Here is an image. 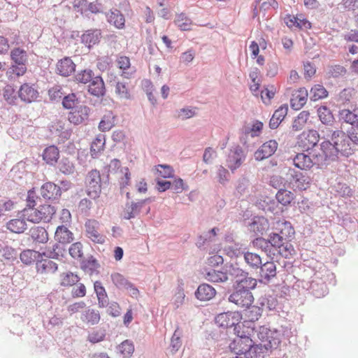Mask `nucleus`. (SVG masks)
<instances>
[{
    "instance_id": "nucleus-1",
    "label": "nucleus",
    "mask_w": 358,
    "mask_h": 358,
    "mask_svg": "<svg viewBox=\"0 0 358 358\" xmlns=\"http://www.w3.org/2000/svg\"><path fill=\"white\" fill-rule=\"evenodd\" d=\"M321 133L324 134V138H330L329 140L323 141L320 144V152L314 155V162L317 168L322 169L327 166L331 162H334L338 159L340 153L343 156L349 157L348 150L345 149V145L341 139L336 136V131L327 129L326 134L322 127L319 128Z\"/></svg>"
},
{
    "instance_id": "nucleus-2",
    "label": "nucleus",
    "mask_w": 358,
    "mask_h": 358,
    "mask_svg": "<svg viewBox=\"0 0 358 358\" xmlns=\"http://www.w3.org/2000/svg\"><path fill=\"white\" fill-rule=\"evenodd\" d=\"M333 274L323 265L320 264L319 269L314 271L310 282L297 279L292 285V296L304 295L307 291L316 298H322L328 293L327 281Z\"/></svg>"
},
{
    "instance_id": "nucleus-3",
    "label": "nucleus",
    "mask_w": 358,
    "mask_h": 358,
    "mask_svg": "<svg viewBox=\"0 0 358 358\" xmlns=\"http://www.w3.org/2000/svg\"><path fill=\"white\" fill-rule=\"evenodd\" d=\"M248 324V322H243V325L238 326L234 329L236 337L229 344V348L236 355L245 356L253 343L251 336L254 327Z\"/></svg>"
},
{
    "instance_id": "nucleus-4",
    "label": "nucleus",
    "mask_w": 358,
    "mask_h": 358,
    "mask_svg": "<svg viewBox=\"0 0 358 358\" xmlns=\"http://www.w3.org/2000/svg\"><path fill=\"white\" fill-rule=\"evenodd\" d=\"M55 208L49 204L40 206L38 208H25L22 210V217L32 223L48 222L55 213Z\"/></svg>"
},
{
    "instance_id": "nucleus-5",
    "label": "nucleus",
    "mask_w": 358,
    "mask_h": 358,
    "mask_svg": "<svg viewBox=\"0 0 358 358\" xmlns=\"http://www.w3.org/2000/svg\"><path fill=\"white\" fill-rule=\"evenodd\" d=\"M320 135L316 130H309L303 131L296 139V144L294 146V152H306L314 148L318 143Z\"/></svg>"
},
{
    "instance_id": "nucleus-6",
    "label": "nucleus",
    "mask_w": 358,
    "mask_h": 358,
    "mask_svg": "<svg viewBox=\"0 0 358 358\" xmlns=\"http://www.w3.org/2000/svg\"><path fill=\"white\" fill-rule=\"evenodd\" d=\"M336 136L345 145V149L352 155L358 146V126L350 127L346 132L336 129Z\"/></svg>"
},
{
    "instance_id": "nucleus-7",
    "label": "nucleus",
    "mask_w": 358,
    "mask_h": 358,
    "mask_svg": "<svg viewBox=\"0 0 358 358\" xmlns=\"http://www.w3.org/2000/svg\"><path fill=\"white\" fill-rule=\"evenodd\" d=\"M87 194L92 199L99 197L101 192V178L99 171H90L85 178Z\"/></svg>"
},
{
    "instance_id": "nucleus-8",
    "label": "nucleus",
    "mask_w": 358,
    "mask_h": 358,
    "mask_svg": "<svg viewBox=\"0 0 358 358\" xmlns=\"http://www.w3.org/2000/svg\"><path fill=\"white\" fill-rule=\"evenodd\" d=\"M108 173L115 176L119 180L121 187H124L130 184V172L127 167H121L120 160L114 159L108 165Z\"/></svg>"
},
{
    "instance_id": "nucleus-9",
    "label": "nucleus",
    "mask_w": 358,
    "mask_h": 358,
    "mask_svg": "<svg viewBox=\"0 0 358 358\" xmlns=\"http://www.w3.org/2000/svg\"><path fill=\"white\" fill-rule=\"evenodd\" d=\"M242 315L238 311H229L222 313L217 315L215 317L216 324L222 327H231L236 328L238 326L243 325L241 322Z\"/></svg>"
},
{
    "instance_id": "nucleus-10",
    "label": "nucleus",
    "mask_w": 358,
    "mask_h": 358,
    "mask_svg": "<svg viewBox=\"0 0 358 358\" xmlns=\"http://www.w3.org/2000/svg\"><path fill=\"white\" fill-rule=\"evenodd\" d=\"M245 157L246 155L243 149L240 145H237L229 150L225 165L234 173L241 167L245 160Z\"/></svg>"
},
{
    "instance_id": "nucleus-11",
    "label": "nucleus",
    "mask_w": 358,
    "mask_h": 358,
    "mask_svg": "<svg viewBox=\"0 0 358 358\" xmlns=\"http://www.w3.org/2000/svg\"><path fill=\"white\" fill-rule=\"evenodd\" d=\"M257 335L262 344L269 349L275 348L280 343L278 332L265 326L258 328Z\"/></svg>"
},
{
    "instance_id": "nucleus-12",
    "label": "nucleus",
    "mask_w": 358,
    "mask_h": 358,
    "mask_svg": "<svg viewBox=\"0 0 358 358\" xmlns=\"http://www.w3.org/2000/svg\"><path fill=\"white\" fill-rule=\"evenodd\" d=\"M281 242V236L277 234H273L270 236L269 240H266L263 238H257L252 241L253 246L259 248L265 252L268 255L275 256V248L276 243Z\"/></svg>"
},
{
    "instance_id": "nucleus-13",
    "label": "nucleus",
    "mask_w": 358,
    "mask_h": 358,
    "mask_svg": "<svg viewBox=\"0 0 358 358\" xmlns=\"http://www.w3.org/2000/svg\"><path fill=\"white\" fill-rule=\"evenodd\" d=\"M229 301L241 308H249L254 301V297L250 292L236 288L229 296Z\"/></svg>"
},
{
    "instance_id": "nucleus-14",
    "label": "nucleus",
    "mask_w": 358,
    "mask_h": 358,
    "mask_svg": "<svg viewBox=\"0 0 358 358\" xmlns=\"http://www.w3.org/2000/svg\"><path fill=\"white\" fill-rule=\"evenodd\" d=\"M90 113V108L85 105L76 106L68 115L69 122L75 125H79L87 120Z\"/></svg>"
},
{
    "instance_id": "nucleus-15",
    "label": "nucleus",
    "mask_w": 358,
    "mask_h": 358,
    "mask_svg": "<svg viewBox=\"0 0 358 358\" xmlns=\"http://www.w3.org/2000/svg\"><path fill=\"white\" fill-rule=\"evenodd\" d=\"M278 148V143L270 140L262 144L255 152V158L257 161H262L272 156Z\"/></svg>"
},
{
    "instance_id": "nucleus-16",
    "label": "nucleus",
    "mask_w": 358,
    "mask_h": 358,
    "mask_svg": "<svg viewBox=\"0 0 358 358\" xmlns=\"http://www.w3.org/2000/svg\"><path fill=\"white\" fill-rule=\"evenodd\" d=\"M295 153L296 155L294 158H292V163L296 168L301 170H306L312 167L313 165H315L314 156L313 157V159H311L310 157L308 155L305 154L304 152H301L296 150V152Z\"/></svg>"
},
{
    "instance_id": "nucleus-17",
    "label": "nucleus",
    "mask_w": 358,
    "mask_h": 358,
    "mask_svg": "<svg viewBox=\"0 0 358 358\" xmlns=\"http://www.w3.org/2000/svg\"><path fill=\"white\" fill-rule=\"evenodd\" d=\"M61 194V188L51 182H45L41 188V195L45 199H58Z\"/></svg>"
},
{
    "instance_id": "nucleus-18",
    "label": "nucleus",
    "mask_w": 358,
    "mask_h": 358,
    "mask_svg": "<svg viewBox=\"0 0 358 358\" xmlns=\"http://www.w3.org/2000/svg\"><path fill=\"white\" fill-rule=\"evenodd\" d=\"M38 95V91L29 83H24L20 87L18 96L24 102L31 103L37 99Z\"/></svg>"
},
{
    "instance_id": "nucleus-19",
    "label": "nucleus",
    "mask_w": 358,
    "mask_h": 358,
    "mask_svg": "<svg viewBox=\"0 0 358 358\" xmlns=\"http://www.w3.org/2000/svg\"><path fill=\"white\" fill-rule=\"evenodd\" d=\"M98 226L99 223L96 220H88L85 223L86 234L93 242L103 243L105 241V237L98 231Z\"/></svg>"
},
{
    "instance_id": "nucleus-20",
    "label": "nucleus",
    "mask_w": 358,
    "mask_h": 358,
    "mask_svg": "<svg viewBox=\"0 0 358 358\" xmlns=\"http://www.w3.org/2000/svg\"><path fill=\"white\" fill-rule=\"evenodd\" d=\"M76 64L69 57L60 59L57 64V73L64 77L70 76L74 72Z\"/></svg>"
},
{
    "instance_id": "nucleus-21",
    "label": "nucleus",
    "mask_w": 358,
    "mask_h": 358,
    "mask_svg": "<svg viewBox=\"0 0 358 358\" xmlns=\"http://www.w3.org/2000/svg\"><path fill=\"white\" fill-rule=\"evenodd\" d=\"M308 92L306 88L301 87L294 94H292V109L298 110L307 102Z\"/></svg>"
},
{
    "instance_id": "nucleus-22",
    "label": "nucleus",
    "mask_w": 358,
    "mask_h": 358,
    "mask_svg": "<svg viewBox=\"0 0 358 358\" xmlns=\"http://www.w3.org/2000/svg\"><path fill=\"white\" fill-rule=\"evenodd\" d=\"M88 92L92 95L98 97L105 94L106 88L104 82L101 77L96 76L90 82Z\"/></svg>"
},
{
    "instance_id": "nucleus-23",
    "label": "nucleus",
    "mask_w": 358,
    "mask_h": 358,
    "mask_svg": "<svg viewBox=\"0 0 358 358\" xmlns=\"http://www.w3.org/2000/svg\"><path fill=\"white\" fill-rule=\"evenodd\" d=\"M57 270V264L50 259L38 260L36 262V271L41 275H51Z\"/></svg>"
},
{
    "instance_id": "nucleus-24",
    "label": "nucleus",
    "mask_w": 358,
    "mask_h": 358,
    "mask_svg": "<svg viewBox=\"0 0 358 358\" xmlns=\"http://www.w3.org/2000/svg\"><path fill=\"white\" fill-rule=\"evenodd\" d=\"M55 240L62 244H69L73 240V235L66 226L61 225L57 227L55 234Z\"/></svg>"
},
{
    "instance_id": "nucleus-25",
    "label": "nucleus",
    "mask_w": 358,
    "mask_h": 358,
    "mask_svg": "<svg viewBox=\"0 0 358 358\" xmlns=\"http://www.w3.org/2000/svg\"><path fill=\"white\" fill-rule=\"evenodd\" d=\"M216 294L215 289L208 284H202L196 291V297L200 301H208L213 299Z\"/></svg>"
},
{
    "instance_id": "nucleus-26",
    "label": "nucleus",
    "mask_w": 358,
    "mask_h": 358,
    "mask_svg": "<svg viewBox=\"0 0 358 358\" xmlns=\"http://www.w3.org/2000/svg\"><path fill=\"white\" fill-rule=\"evenodd\" d=\"M250 230L256 234H263L269 229L268 221L264 217H255L250 225Z\"/></svg>"
},
{
    "instance_id": "nucleus-27",
    "label": "nucleus",
    "mask_w": 358,
    "mask_h": 358,
    "mask_svg": "<svg viewBox=\"0 0 358 358\" xmlns=\"http://www.w3.org/2000/svg\"><path fill=\"white\" fill-rule=\"evenodd\" d=\"M100 38V30H87L82 35L81 41L86 46L91 48L99 42Z\"/></svg>"
},
{
    "instance_id": "nucleus-28",
    "label": "nucleus",
    "mask_w": 358,
    "mask_h": 358,
    "mask_svg": "<svg viewBox=\"0 0 358 358\" xmlns=\"http://www.w3.org/2000/svg\"><path fill=\"white\" fill-rule=\"evenodd\" d=\"M288 112V106L283 105L279 107L273 113L269 122L271 129H276L284 120Z\"/></svg>"
},
{
    "instance_id": "nucleus-29",
    "label": "nucleus",
    "mask_w": 358,
    "mask_h": 358,
    "mask_svg": "<svg viewBox=\"0 0 358 358\" xmlns=\"http://www.w3.org/2000/svg\"><path fill=\"white\" fill-rule=\"evenodd\" d=\"M270 350L265 345L260 344H255L254 342L252 343L251 347L245 355V358H263L264 355Z\"/></svg>"
},
{
    "instance_id": "nucleus-30",
    "label": "nucleus",
    "mask_w": 358,
    "mask_h": 358,
    "mask_svg": "<svg viewBox=\"0 0 358 358\" xmlns=\"http://www.w3.org/2000/svg\"><path fill=\"white\" fill-rule=\"evenodd\" d=\"M317 115L320 122L327 126H332L335 122L331 110L326 106L317 108Z\"/></svg>"
},
{
    "instance_id": "nucleus-31",
    "label": "nucleus",
    "mask_w": 358,
    "mask_h": 358,
    "mask_svg": "<svg viewBox=\"0 0 358 358\" xmlns=\"http://www.w3.org/2000/svg\"><path fill=\"white\" fill-rule=\"evenodd\" d=\"M115 124V115L112 111H108L104 114L99 124V129L103 132L111 129Z\"/></svg>"
},
{
    "instance_id": "nucleus-32",
    "label": "nucleus",
    "mask_w": 358,
    "mask_h": 358,
    "mask_svg": "<svg viewBox=\"0 0 358 358\" xmlns=\"http://www.w3.org/2000/svg\"><path fill=\"white\" fill-rule=\"evenodd\" d=\"M59 157V150L55 145H50L43 150V159L48 164L53 165L57 163Z\"/></svg>"
},
{
    "instance_id": "nucleus-33",
    "label": "nucleus",
    "mask_w": 358,
    "mask_h": 358,
    "mask_svg": "<svg viewBox=\"0 0 358 358\" xmlns=\"http://www.w3.org/2000/svg\"><path fill=\"white\" fill-rule=\"evenodd\" d=\"M259 274L262 278L269 280L276 275V267L273 262H266L260 265Z\"/></svg>"
},
{
    "instance_id": "nucleus-34",
    "label": "nucleus",
    "mask_w": 358,
    "mask_h": 358,
    "mask_svg": "<svg viewBox=\"0 0 358 358\" xmlns=\"http://www.w3.org/2000/svg\"><path fill=\"white\" fill-rule=\"evenodd\" d=\"M10 59L13 64H25L28 61V55L27 51L20 48H14L10 51Z\"/></svg>"
},
{
    "instance_id": "nucleus-35",
    "label": "nucleus",
    "mask_w": 358,
    "mask_h": 358,
    "mask_svg": "<svg viewBox=\"0 0 358 358\" xmlns=\"http://www.w3.org/2000/svg\"><path fill=\"white\" fill-rule=\"evenodd\" d=\"M94 288L97 296L99 306L101 308L106 307L108 305V298L105 288L99 281L94 283Z\"/></svg>"
},
{
    "instance_id": "nucleus-36",
    "label": "nucleus",
    "mask_w": 358,
    "mask_h": 358,
    "mask_svg": "<svg viewBox=\"0 0 358 358\" xmlns=\"http://www.w3.org/2000/svg\"><path fill=\"white\" fill-rule=\"evenodd\" d=\"M24 219L23 217L10 220L6 223V228L13 233H23L27 228Z\"/></svg>"
},
{
    "instance_id": "nucleus-37",
    "label": "nucleus",
    "mask_w": 358,
    "mask_h": 358,
    "mask_svg": "<svg viewBox=\"0 0 358 358\" xmlns=\"http://www.w3.org/2000/svg\"><path fill=\"white\" fill-rule=\"evenodd\" d=\"M108 21L117 29H123L125 24L124 15L118 10L110 11L107 15Z\"/></svg>"
},
{
    "instance_id": "nucleus-38",
    "label": "nucleus",
    "mask_w": 358,
    "mask_h": 358,
    "mask_svg": "<svg viewBox=\"0 0 358 358\" xmlns=\"http://www.w3.org/2000/svg\"><path fill=\"white\" fill-rule=\"evenodd\" d=\"M101 319L99 310L87 309L81 315V320L89 325H94L99 322Z\"/></svg>"
},
{
    "instance_id": "nucleus-39",
    "label": "nucleus",
    "mask_w": 358,
    "mask_h": 358,
    "mask_svg": "<svg viewBox=\"0 0 358 358\" xmlns=\"http://www.w3.org/2000/svg\"><path fill=\"white\" fill-rule=\"evenodd\" d=\"M329 92L321 84L314 85L310 90V99L316 101L328 96Z\"/></svg>"
},
{
    "instance_id": "nucleus-40",
    "label": "nucleus",
    "mask_w": 358,
    "mask_h": 358,
    "mask_svg": "<svg viewBox=\"0 0 358 358\" xmlns=\"http://www.w3.org/2000/svg\"><path fill=\"white\" fill-rule=\"evenodd\" d=\"M174 23L181 31L191 30L193 24L192 20L184 13L176 15Z\"/></svg>"
},
{
    "instance_id": "nucleus-41",
    "label": "nucleus",
    "mask_w": 358,
    "mask_h": 358,
    "mask_svg": "<svg viewBox=\"0 0 358 358\" xmlns=\"http://www.w3.org/2000/svg\"><path fill=\"white\" fill-rule=\"evenodd\" d=\"M339 120L345 123L349 124L351 127L358 126V115L349 109H343L339 111Z\"/></svg>"
},
{
    "instance_id": "nucleus-42",
    "label": "nucleus",
    "mask_w": 358,
    "mask_h": 358,
    "mask_svg": "<svg viewBox=\"0 0 358 358\" xmlns=\"http://www.w3.org/2000/svg\"><path fill=\"white\" fill-rule=\"evenodd\" d=\"M31 238L38 243H45L48 241V234L44 227H34L30 230Z\"/></svg>"
},
{
    "instance_id": "nucleus-43",
    "label": "nucleus",
    "mask_w": 358,
    "mask_h": 358,
    "mask_svg": "<svg viewBox=\"0 0 358 358\" xmlns=\"http://www.w3.org/2000/svg\"><path fill=\"white\" fill-rule=\"evenodd\" d=\"M20 260L25 264H31L42 258V254L40 252L33 250H26L21 252Z\"/></svg>"
},
{
    "instance_id": "nucleus-44",
    "label": "nucleus",
    "mask_w": 358,
    "mask_h": 358,
    "mask_svg": "<svg viewBox=\"0 0 358 358\" xmlns=\"http://www.w3.org/2000/svg\"><path fill=\"white\" fill-rule=\"evenodd\" d=\"M80 280V277L72 272H65L60 275L59 284L62 287H71L77 284Z\"/></svg>"
},
{
    "instance_id": "nucleus-45",
    "label": "nucleus",
    "mask_w": 358,
    "mask_h": 358,
    "mask_svg": "<svg viewBox=\"0 0 358 358\" xmlns=\"http://www.w3.org/2000/svg\"><path fill=\"white\" fill-rule=\"evenodd\" d=\"M106 140L103 135H98L92 142L90 152L92 156L95 158L103 150Z\"/></svg>"
},
{
    "instance_id": "nucleus-46",
    "label": "nucleus",
    "mask_w": 358,
    "mask_h": 358,
    "mask_svg": "<svg viewBox=\"0 0 358 358\" xmlns=\"http://www.w3.org/2000/svg\"><path fill=\"white\" fill-rule=\"evenodd\" d=\"M148 200L149 199H145L136 203H131L130 205L127 206L124 209V217L127 220L134 217L139 213L141 208Z\"/></svg>"
},
{
    "instance_id": "nucleus-47",
    "label": "nucleus",
    "mask_w": 358,
    "mask_h": 358,
    "mask_svg": "<svg viewBox=\"0 0 358 358\" xmlns=\"http://www.w3.org/2000/svg\"><path fill=\"white\" fill-rule=\"evenodd\" d=\"M274 248L275 249V255L278 254L285 259H289L291 256V243L288 241L284 242L282 236L281 242L280 243H276V245H274Z\"/></svg>"
},
{
    "instance_id": "nucleus-48",
    "label": "nucleus",
    "mask_w": 358,
    "mask_h": 358,
    "mask_svg": "<svg viewBox=\"0 0 358 358\" xmlns=\"http://www.w3.org/2000/svg\"><path fill=\"white\" fill-rule=\"evenodd\" d=\"M181 336L182 331L179 327H177L173 333V335L171 337L169 346V350L172 355L178 352L182 345Z\"/></svg>"
},
{
    "instance_id": "nucleus-49",
    "label": "nucleus",
    "mask_w": 358,
    "mask_h": 358,
    "mask_svg": "<svg viewBox=\"0 0 358 358\" xmlns=\"http://www.w3.org/2000/svg\"><path fill=\"white\" fill-rule=\"evenodd\" d=\"M309 115L308 111L303 110L300 112L292 122V129L296 131L302 129L305 127Z\"/></svg>"
},
{
    "instance_id": "nucleus-50",
    "label": "nucleus",
    "mask_w": 358,
    "mask_h": 358,
    "mask_svg": "<svg viewBox=\"0 0 358 358\" xmlns=\"http://www.w3.org/2000/svg\"><path fill=\"white\" fill-rule=\"evenodd\" d=\"M117 66L122 70V76L129 78L131 74L127 72L131 66L130 59L127 56H119L116 60Z\"/></svg>"
},
{
    "instance_id": "nucleus-51",
    "label": "nucleus",
    "mask_w": 358,
    "mask_h": 358,
    "mask_svg": "<svg viewBox=\"0 0 358 358\" xmlns=\"http://www.w3.org/2000/svg\"><path fill=\"white\" fill-rule=\"evenodd\" d=\"M206 278L213 282H223L228 280V276L224 272L211 270L206 273Z\"/></svg>"
},
{
    "instance_id": "nucleus-52",
    "label": "nucleus",
    "mask_w": 358,
    "mask_h": 358,
    "mask_svg": "<svg viewBox=\"0 0 358 358\" xmlns=\"http://www.w3.org/2000/svg\"><path fill=\"white\" fill-rule=\"evenodd\" d=\"M257 285L256 279L251 277H245L240 280L237 281L236 288L241 290H247L250 292V289H254Z\"/></svg>"
},
{
    "instance_id": "nucleus-53",
    "label": "nucleus",
    "mask_w": 358,
    "mask_h": 358,
    "mask_svg": "<svg viewBox=\"0 0 358 358\" xmlns=\"http://www.w3.org/2000/svg\"><path fill=\"white\" fill-rule=\"evenodd\" d=\"M244 259L247 264L252 268H258L262 265L260 256L254 252H247L244 253Z\"/></svg>"
},
{
    "instance_id": "nucleus-54",
    "label": "nucleus",
    "mask_w": 358,
    "mask_h": 358,
    "mask_svg": "<svg viewBox=\"0 0 358 358\" xmlns=\"http://www.w3.org/2000/svg\"><path fill=\"white\" fill-rule=\"evenodd\" d=\"M156 173L157 178H173L174 175V171L173 168L169 165L159 164L155 166Z\"/></svg>"
},
{
    "instance_id": "nucleus-55",
    "label": "nucleus",
    "mask_w": 358,
    "mask_h": 358,
    "mask_svg": "<svg viewBox=\"0 0 358 358\" xmlns=\"http://www.w3.org/2000/svg\"><path fill=\"white\" fill-rule=\"evenodd\" d=\"M292 25L302 30L311 28V23L306 19L303 14H297L295 17H293Z\"/></svg>"
},
{
    "instance_id": "nucleus-56",
    "label": "nucleus",
    "mask_w": 358,
    "mask_h": 358,
    "mask_svg": "<svg viewBox=\"0 0 358 358\" xmlns=\"http://www.w3.org/2000/svg\"><path fill=\"white\" fill-rule=\"evenodd\" d=\"M276 93V88L273 85H268L261 91V99L266 105L271 103L272 99Z\"/></svg>"
},
{
    "instance_id": "nucleus-57",
    "label": "nucleus",
    "mask_w": 358,
    "mask_h": 358,
    "mask_svg": "<svg viewBox=\"0 0 358 358\" xmlns=\"http://www.w3.org/2000/svg\"><path fill=\"white\" fill-rule=\"evenodd\" d=\"M27 71V65L25 64H12L9 70L7 71V75L9 78H12L13 76L19 78L24 76Z\"/></svg>"
},
{
    "instance_id": "nucleus-58",
    "label": "nucleus",
    "mask_w": 358,
    "mask_h": 358,
    "mask_svg": "<svg viewBox=\"0 0 358 358\" xmlns=\"http://www.w3.org/2000/svg\"><path fill=\"white\" fill-rule=\"evenodd\" d=\"M3 96L8 104H15L17 96L14 87L10 85L5 86L3 90Z\"/></svg>"
},
{
    "instance_id": "nucleus-59",
    "label": "nucleus",
    "mask_w": 358,
    "mask_h": 358,
    "mask_svg": "<svg viewBox=\"0 0 358 358\" xmlns=\"http://www.w3.org/2000/svg\"><path fill=\"white\" fill-rule=\"evenodd\" d=\"M94 78L93 72L90 69L80 71L75 76L78 83L83 84L90 83Z\"/></svg>"
},
{
    "instance_id": "nucleus-60",
    "label": "nucleus",
    "mask_w": 358,
    "mask_h": 358,
    "mask_svg": "<svg viewBox=\"0 0 358 358\" xmlns=\"http://www.w3.org/2000/svg\"><path fill=\"white\" fill-rule=\"evenodd\" d=\"M248 310L246 312L245 315L249 319L248 325L251 326V324L250 322H254L259 320L260 316L262 315L261 310L258 306H252L248 308Z\"/></svg>"
},
{
    "instance_id": "nucleus-61",
    "label": "nucleus",
    "mask_w": 358,
    "mask_h": 358,
    "mask_svg": "<svg viewBox=\"0 0 358 358\" xmlns=\"http://www.w3.org/2000/svg\"><path fill=\"white\" fill-rule=\"evenodd\" d=\"M346 73V69L341 65H332L329 66L327 75L329 78H338L345 75Z\"/></svg>"
},
{
    "instance_id": "nucleus-62",
    "label": "nucleus",
    "mask_w": 358,
    "mask_h": 358,
    "mask_svg": "<svg viewBox=\"0 0 358 358\" xmlns=\"http://www.w3.org/2000/svg\"><path fill=\"white\" fill-rule=\"evenodd\" d=\"M111 279L113 282L119 288H127L128 287L131 286V283H129L120 273H113L111 275Z\"/></svg>"
},
{
    "instance_id": "nucleus-63",
    "label": "nucleus",
    "mask_w": 358,
    "mask_h": 358,
    "mask_svg": "<svg viewBox=\"0 0 358 358\" xmlns=\"http://www.w3.org/2000/svg\"><path fill=\"white\" fill-rule=\"evenodd\" d=\"M115 92L120 99H129L130 97L129 90L126 83L117 82Z\"/></svg>"
},
{
    "instance_id": "nucleus-64",
    "label": "nucleus",
    "mask_w": 358,
    "mask_h": 358,
    "mask_svg": "<svg viewBox=\"0 0 358 358\" xmlns=\"http://www.w3.org/2000/svg\"><path fill=\"white\" fill-rule=\"evenodd\" d=\"M119 348L120 353L125 357H130L134 351L133 343L127 340L123 341L120 345Z\"/></svg>"
}]
</instances>
